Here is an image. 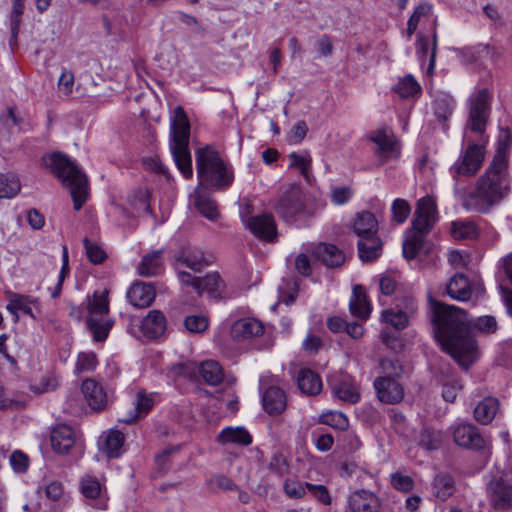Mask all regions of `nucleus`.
<instances>
[{
    "instance_id": "nucleus-44",
    "label": "nucleus",
    "mask_w": 512,
    "mask_h": 512,
    "mask_svg": "<svg viewBox=\"0 0 512 512\" xmlns=\"http://www.w3.org/2000/svg\"><path fill=\"white\" fill-rule=\"evenodd\" d=\"M89 311L88 316L104 317L109 312V300L108 291H104L101 294L94 293L92 298H88Z\"/></svg>"
},
{
    "instance_id": "nucleus-60",
    "label": "nucleus",
    "mask_w": 512,
    "mask_h": 512,
    "mask_svg": "<svg viewBox=\"0 0 512 512\" xmlns=\"http://www.w3.org/2000/svg\"><path fill=\"white\" fill-rule=\"evenodd\" d=\"M305 483L302 484L295 480H286L284 483V491L291 498H301L305 495Z\"/></svg>"
},
{
    "instance_id": "nucleus-41",
    "label": "nucleus",
    "mask_w": 512,
    "mask_h": 512,
    "mask_svg": "<svg viewBox=\"0 0 512 512\" xmlns=\"http://www.w3.org/2000/svg\"><path fill=\"white\" fill-rule=\"evenodd\" d=\"M86 323L93 335V339L97 342L104 341L113 326V321L106 317L88 316Z\"/></svg>"
},
{
    "instance_id": "nucleus-21",
    "label": "nucleus",
    "mask_w": 512,
    "mask_h": 512,
    "mask_svg": "<svg viewBox=\"0 0 512 512\" xmlns=\"http://www.w3.org/2000/svg\"><path fill=\"white\" fill-rule=\"evenodd\" d=\"M210 260L207 259L204 253L198 248H186L183 249L176 258L175 268L179 274L181 265H185L187 268L194 272H200L204 267L210 264Z\"/></svg>"
},
{
    "instance_id": "nucleus-3",
    "label": "nucleus",
    "mask_w": 512,
    "mask_h": 512,
    "mask_svg": "<svg viewBox=\"0 0 512 512\" xmlns=\"http://www.w3.org/2000/svg\"><path fill=\"white\" fill-rule=\"evenodd\" d=\"M42 162L69 189L74 209L80 210L88 197L86 174L70 158L60 152L43 156Z\"/></svg>"
},
{
    "instance_id": "nucleus-26",
    "label": "nucleus",
    "mask_w": 512,
    "mask_h": 512,
    "mask_svg": "<svg viewBox=\"0 0 512 512\" xmlns=\"http://www.w3.org/2000/svg\"><path fill=\"white\" fill-rule=\"evenodd\" d=\"M264 410L269 414H280L286 408V395L282 389L270 386L262 395Z\"/></svg>"
},
{
    "instance_id": "nucleus-9",
    "label": "nucleus",
    "mask_w": 512,
    "mask_h": 512,
    "mask_svg": "<svg viewBox=\"0 0 512 512\" xmlns=\"http://www.w3.org/2000/svg\"><path fill=\"white\" fill-rule=\"evenodd\" d=\"M437 205L431 196H425L417 201L412 226L420 232H430L437 222Z\"/></svg>"
},
{
    "instance_id": "nucleus-4",
    "label": "nucleus",
    "mask_w": 512,
    "mask_h": 512,
    "mask_svg": "<svg viewBox=\"0 0 512 512\" xmlns=\"http://www.w3.org/2000/svg\"><path fill=\"white\" fill-rule=\"evenodd\" d=\"M199 183L209 185L215 190H226L234 181L232 167L220 156L219 152L207 145L195 152Z\"/></svg>"
},
{
    "instance_id": "nucleus-1",
    "label": "nucleus",
    "mask_w": 512,
    "mask_h": 512,
    "mask_svg": "<svg viewBox=\"0 0 512 512\" xmlns=\"http://www.w3.org/2000/svg\"><path fill=\"white\" fill-rule=\"evenodd\" d=\"M432 323L436 340L444 352L448 353L464 370L479 358L480 352L473 335L477 329L493 333L497 322L493 316L479 317L474 323L467 313L456 306L447 305L429 296Z\"/></svg>"
},
{
    "instance_id": "nucleus-20",
    "label": "nucleus",
    "mask_w": 512,
    "mask_h": 512,
    "mask_svg": "<svg viewBox=\"0 0 512 512\" xmlns=\"http://www.w3.org/2000/svg\"><path fill=\"white\" fill-rule=\"evenodd\" d=\"M264 333L262 322L254 318H244L236 321L231 327V336L236 341L259 337Z\"/></svg>"
},
{
    "instance_id": "nucleus-64",
    "label": "nucleus",
    "mask_w": 512,
    "mask_h": 512,
    "mask_svg": "<svg viewBox=\"0 0 512 512\" xmlns=\"http://www.w3.org/2000/svg\"><path fill=\"white\" fill-rule=\"evenodd\" d=\"M287 468L286 459L282 454H275L269 462V469L279 475H284Z\"/></svg>"
},
{
    "instance_id": "nucleus-54",
    "label": "nucleus",
    "mask_w": 512,
    "mask_h": 512,
    "mask_svg": "<svg viewBox=\"0 0 512 512\" xmlns=\"http://www.w3.org/2000/svg\"><path fill=\"white\" fill-rule=\"evenodd\" d=\"M184 325L192 333H202L208 328L209 321L203 315H190L185 318Z\"/></svg>"
},
{
    "instance_id": "nucleus-40",
    "label": "nucleus",
    "mask_w": 512,
    "mask_h": 512,
    "mask_svg": "<svg viewBox=\"0 0 512 512\" xmlns=\"http://www.w3.org/2000/svg\"><path fill=\"white\" fill-rule=\"evenodd\" d=\"M199 373L203 380L211 386L220 384L224 378L223 369L214 360H207L200 364Z\"/></svg>"
},
{
    "instance_id": "nucleus-13",
    "label": "nucleus",
    "mask_w": 512,
    "mask_h": 512,
    "mask_svg": "<svg viewBox=\"0 0 512 512\" xmlns=\"http://www.w3.org/2000/svg\"><path fill=\"white\" fill-rule=\"evenodd\" d=\"M179 280L185 284L192 286L198 293L209 292L216 293L220 292L224 286L218 273H209L204 277H193L190 273L179 270Z\"/></svg>"
},
{
    "instance_id": "nucleus-19",
    "label": "nucleus",
    "mask_w": 512,
    "mask_h": 512,
    "mask_svg": "<svg viewBox=\"0 0 512 512\" xmlns=\"http://www.w3.org/2000/svg\"><path fill=\"white\" fill-rule=\"evenodd\" d=\"M247 225L251 232L260 239L272 241L276 237V224L270 214H262L249 218Z\"/></svg>"
},
{
    "instance_id": "nucleus-25",
    "label": "nucleus",
    "mask_w": 512,
    "mask_h": 512,
    "mask_svg": "<svg viewBox=\"0 0 512 512\" xmlns=\"http://www.w3.org/2000/svg\"><path fill=\"white\" fill-rule=\"evenodd\" d=\"M313 254L315 258L323 262L327 267H339L345 261L343 252L335 245L320 243L314 250Z\"/></svg>"
},
{
    "instance_id": "nucleus-61",
    "label": "nucleus",
    "mask_w": 512,
    "mask_h": 512,
    "mask_svg": "<svg viewBox=\"0 0 512 512\" xmlns=\"http://www.w3.org/2000/svg\"><path fill=\"white\" fill-rule=\"evenodd\" d=\"M353 195L350 187H336L332 190V201L337 205L346 203Z\"/></svg>"
},
{
    "instance_id": "nucleus-15",
    "label": "nucleus",
    "mask_w": 512,
    "mask_h": 512,
    "mask_svg": "<svg viewBox=\"0 0 512 512\" xmlns=\"http://www.w3.org/2000/svg\"><path fill=\"white\" fill-rule=\"evenodd\" d=\"M81 390L89 407L94 411H103L107 408L109 398L105 388L92 378L82 382Z\"/></svg>"
},
{
    "instance_id": "nucleus-53",
    "label": "nucleus",
    "mask_w": 512,
    "mask_h": 512,
    "mask_svg": "<svg viewBox=\"0 0 512 512\" xmlns=\"http://www.w3.org/2000/svg\"><path fill=\"white\" fill-rule=\"evenodd\" d=\"M431 10H432V6L427 3L420 4L415 9V11L410 16L408 23H407L408 36H411L416 31L420 18L422 16L430 15Z\"/></svg>"
},
{
    "instance_id": "nucleus-10",
    "label": "nucleus",
    "mask_w": 512,
    "mask_h": 512,
    "mask_svg": "<svg viewBox=\"0 0 512 512\" xmlns=\"http://www.w3.org/2000/svg\"><path fill=\"white\" fill-rule=\"evenodd\" d=\"M369 138L376 145L375 154L381 164L399 156V147L391 130L387 128L376 130Z\"/></svg>"
},
{
    "instance_id": "nucleus-18",
    "label": "nucleus",
    "mask_w": 512,
    "mask_h": 512,
    "mask_svg": "<svg viewBox=\"0 0 512 512\" xmlns=\"http://www.w3.org/2000/svg\"><path fill=\"white\" fill-rule=\"evenodd\" d=\"M348 507L351 512H378L380 501L374 493L358 490L349 496Z\"/></svg>"
},
{
    "instance_id": "nucleus-51",
    "label": "nucleus",
    "mask_w": 512,
    "mask_h": 512,
    "mask_svg": "<svg viewBox=\"0 0 512 512\" xmlns=\"http://www.w3.org/2000/svg\"><path fill=\"white\" fill-rule=\"evenodd\" d=\"M454 108V100L450 96L439 97L434 102L435 115L446 120L452 113Z\"/></svg>"
},
{
    "instance_id": "nucleus-47",
    "label": "nucleus",
    "mask_w": 512,
    "mask_h": 512,
    "mask_svg": "<svg viewBox=\"0 0 512 512\" xmlns=\"http://www.w3.org/2000/svg\"><path fill=\"white\" fill-rule=\"evenodd\" d=\"M451 233L455 239H472L477 236V227L473 222H453Z\"/></svg>"
},
{
    "instance_id": "nucleus-52",
    "label": "nucleus",
    "mask_w": 512,
    "mask_h": 512,
    "mask_svg": "<svg viewBox=\"0 0 512 512\" xmlns=\"http://www.w3.org/2000/svg\"><path fill=\"white\" fill-rule=\"evenodd\" d=\"M391 210L393 220L398 224H402L407 220L411 212V206L406 200L399 198L394 200Z\"/></svg>"
},
{
    "instance_id": "nucleus-11",
    "label": "nucleus",
    "mask_w": 512,
    "mask_h": 512,
    "mask_svg": "<svg viewBox=\"0 0 512 512\" xmlns=\"http://www.w3.org/2000/svg\"><path fill=\"white\" fill-rule=\"evenodd\" d=\"M454 442L465 449L480 451L486 448L488 440L471 423H460L453 429Z\"/></svg>"
},
{
    "instance_id": "nucleus-38",
    "label": "nucleus",
    "mask_w": 512,
    "mask_h": 512,
    "mask_svg": "<svg viewBox=\"0 0 512 512\" xmlns=\"http://www.w3.org/2000/svg\"><path fill=\"white\" fill-rule=\"evenodd\" d=\"M163 267L162 251L157 250L145 255L138 267L141 276L150 277L159 274Z\"/></svg>"
},
{
    "instance_id": "nucleus-46",
    "label": "nucleus",
    "mask_w": 512,
    "mask_h": 512,
    "mask_svg": "<svg viewBox=\"0 0 512 512\" xmlns=\"http://www.w3.org/2000/svg\"><path fill=\"white\" fill-rule=\"evenodd\" d=\"M97 364L98 360L94 352H81L77 356L75 372L77 374L92 372L96 369Z\"/></svg>"
},
{
    "instance_id": "nucleus-35",
    "label": "nucleus",
    "mask_w": 512,
    "mask_h": 512,
    "mask_svg": "<svg viewBox=\"0 0 512 512\" xmlns=\"http://www.w3.org/2000/svg\"><path fill=\"white\" fill-rule=\"evenodd\" d=\"M38 300L36 298H32L30 296L22 295L14 293L11 296L9 303L6 306V309L15 316V321L18 320L17 311H22L24 314L29 315L33 319L36 318L34 315L31 305H38Z\"/></svg>"
},
{
    "instance_id": "nucleus-23",
    "label": "nucleus",
    "mask_w": 512,
    "mask_h": 512,
    "mask_svg": "<svg viewBox=\"0 0 512 512\" xmlns=\"http://www.w3.org/2000/svg\"><path fill=\"white\" fill-rule=\"evenodd\" d=\"M153 405L154 399L152 394L139 391L135 395L133 410L127 416L120 418L119 421L124 424H132L138 419L145 417Z\"/></svg>"
},
{
    "instance_id": "nucleus-24",
    "label": "nucleus",
    "mask_w": 512,
    "mask_h": 512,
    "mask_svg": "<svg viewBox=\"0 0 512 512\" xmlns=\"http://www.w3.org/2000/svg\"><path fill=\"white\" fill-rule=\"evenodd\" d=\"M155 295L154 287L146 283H135L127 292L129 302L137 308H145L151 305Z\"/></svg>"
},
{
    "instance_id": "nucleus-28",
    "label": "nucleus",
    "mask_w": 512,
    "mask_h": 512,
    "mask_svg": "<svg viewBox=\"0 0 512 512\" xmlns=\"http://www.w3.org/2000/svg\"><path fill=\"white\" fill-rule=\"evenodd\" d=\"M141 329L148 338H156L161 336L166 329V319L164 314L159 310H152L141 321Z\"/></svg>"
},
{
    "instance_id": "nucleus-32",
    "label": "nucleus",
    "mask_w": 512,
    "mask_h": 512,
    "mask_svg": "<svg viewBox=\"0 0 512 512\" xmlns=\"http://www.w3.org/2000/svg\"><path fill=\"white\" fill-rule=\"evenodd\" d=\"M446 291L454 300L467 301L471 296L468 278L464 274L454 275L447 284Z\"/></svg>"
},
{
    "instance_id": "nucleus-12",
    "label": "nucleus",
    "mask_w": 512,
    "mask_h": 512,
    "mask_svg": "<svg viewBox=\"0 0 512 512\" xmlns=\"http://www.w3.org/2000/svg\"><path fill=\"white\" fill-rule=\"evenodd\" d=\"M490 504L497 510H508L512 507V484L502 477L493 478L487 486Z\"/></svg>"
},
{
    "instance_id": "nucleus-8",
    "label": "nucleus",
    "mask_w": 512,
    "mask_h": 512,
    "mask_svg": "<svg viewBox=\"0 0 512 512\" xmlns=\"http://www.w3.org/2000/svg\"><path fill=\"white\" fill-rule=\"evenodd\" d=\"M275 210L288 223H293L298 217L313 215L307 207L305 194L298 186H291L279 198Z\"/></svg>"
},
{
    "instance_id": "nucleus-34",
    "label": "nucleus",
    "mask_w": 512,
    "mask_h": 512,
    "mask_svg": "<svg viewBox=\"0 0 512 512\" xmlns=\"http://www.w3.org/2000/svg\"><path fill=\"white\" fill-rule=\"evenodd\" d=\"M499 402L494 397H486L474 408V419L482 424H489L496 416Z\"/></svg>"
},
{
    "instance_id": "nucleus-43",
    "label": "nucleus",
    "mask_w": 512,
    "mask_h": 512,
    "mask_svg": "<svg viewBox=\"0 0 512 512\" xmlns=\"http://www.w3.org/2000/svg\"><path fill=\"white\" fill-rule=\"evenodd\" d=\"M20 190V180L15 174H0V199L13 198L20 192Z\"/></svg>"
},
{
    "instance_id": "nucleus-17",
    "label": "nucleus",
    "mask_w": 512,
    "mask_h": 512,
    "mask_svg": "<svg viewBox=\"0 0 512 512\" xmlns=\"http://www.w3.org/2000/svg\"><path fill=\"white\" fill-rule=\"evenodd\" d=\"M191 198L193 199L194 207L199 211L200 214L210 220H214L218 217L219 213L217 204L211 198V194L207 187L202 183H198Z\"/></svg>"
},
{
    "instance_id": "nucleus-42",
    "label": "nucleus",
    "mask_w": 512,
    "mask_h": 512,
    "mask_svg": "<svg viewBox=\"0 0 512 512\" xmlns=\"http://www.w3.org/2000/svg\"><path fill=\"white\" fill-rule=\"evenodd\" d=\"M417 442L425 450H437L442 444V434L430 427H423L418 435Z\"/></svg>"
},
{
    "instance_id": "nucleus-50",
    "label": "nucleus",
    "mask_w": 512,
    "mask_h": 512,
    "mask_svg": "<svg viewBox=\"0 0 512 512\" xmlns=\"http://www.w3.org/2000/svg\"><path fill=\"white\" fill-rule=\"evenodd\" d=\"M290 159V167L297 168L300 173L307 178L309 174V170L311 168L312 159L308 152L305 153H296L293 152L289 155Z\"/></svg>"
},
{
    "instance_id": "nucleus-36",
    "label": "nucleus",
    "mask_w": 512,
    "mask_h": 512,
    "mask_svg": "<svg viewBox=\"0 0 512 512\" xmlns=\"http://www.w3.org/2000/svg\"><path fill=\"white\" fill-rule=\"evenodd\" d=\"M353 231L358 237L377 234L378 222L375 216L367 211L358 213L353 222Z\"/></svg>"
},
{
    "instance_id": "nucleus-45",
    "label": "nucleus",
    "mask_w": 512,
    "mask_h": 512,
    "mask_svg": "<svg viewBox=\"0 0 512 512\" xmlns=\"http://www.w3.org/2000/svg\"><path fill=\"white\" fill-rule=\"evenodd\" d=\"M393 90L401 98H409L421 94V86L410 74L401 78L399 82L394 86Z\"/></svg>"
},
{
    "instance_id": "nucleus-62",
    "label": "nucleus",
    "mask_w": 512,
    "mask_h": 512,
    "mask_svg": "<svg viewBox=\"0 0 512 512\" xmlns=\"http://www.w3.org/2000/svg\"><path fill=\"white\" fill-rule=\"evenodd\" d=\"M307 131L308 128L304 121L301 120L296 122L289 134L290 141L296 144L300 143L305 138Z\"/></svg>"
},
{
    "instance_id": "nucleus-7",
    "label": "nucleus",
    "mask_w": 512,
    "mask_h": 512,
    "mask_svg": "<svg viewBox=\"0 0 512 512\" xmlns=\"http://www.w3.org/2000/svg\"><path fill=\"white\" fill-rule=\"evenodd\" d=\"M492 96L488 89H480L469 99V117L466 123L468 131L478 134L482 140L488 138L484 133L490 116Z\"/></svg>"
},
{
    "instance_id": "nucleus-2",
    "label": "nucleus",
    "mask_w": 512,
    "mask_h": 512,
    "mask_svg": "<svg viewBox=\"0 0 512 512\" xmlns=\"http://www.w3.org/2000/svg\"><path fill=\"white\" fill-rule=\"evenodd\" d=\"M509 190L507 162L503 161L499 155L493 158L485 173L477 180L473 190L466 193L456 188L455 194L467 211L487 213L508 195Z\"/></svg>"
},
{
    "instance_id": "nucleus-37",
    "label": "nucleus",
    "mask_w": 512,
    "mask_h": 512,
    "mask_svg": "<svg viewBox=\"0 0 512 512\" xmlns=\"http://www.w3.org/2000/svg\"><path fill=\"white\" fill-rule=\"evenodd\" d=\"M124 434L117 430L109 431L104 437L101 450L108 458H118L123 452Z\"/></svg>"
},
{
    "instance_id": "nucleus-63",
    "label": "nucleus",
    "mask_w": 512,
    "mask_h": 512,
    "mask_svg": "<svg viewBox=\"0 0 512 512\" xmlns=\"http://www.w3.org/2000/svg\"><path fill=\"white\" fill-rule=\"evenodd\" d=\"M10 463L15 471L23 472L28 467V457L20 451H14L10 456Z\"/></svg>"
},
{
    "instance_id": "nucleus-5",
    "label": "nucleus",
    "mask_w": 512,
    "mask_h": 512,
    "mask_svg": "<svg viewBox=\"0 0 512 512\" xmlns=\"http://www.w3.org/2000/svg\"><path fill=\"white\" fill-rule=\"evenodd\" d=\"M189 139L190 123L183 108L178 106L171 121L170 150L177 168L185 178L193 175Z\"/></svg>"
},
{
    "instance_id": "nucleus-22",
    "label": "nucleus",
    "mask_w": 512,
    "mask_h": 512,
    "mask_svg": "<svg viewBox=\"0 0 512 512\" xmlns=\"http://www.w3.org/2000/svg\"><path fill=\"white\" fill-rule=\"evenodd\" d=\"M75 443L73 429L65 424L56 426L51 433V445L55 452L66 454Z\"/></svg>"
},
{
    "instance_id": "nucleus-27",
    "label": "nucleus",
    "mask_w": 512,
    "mask_h": 512,
    "mask_svg": "<svg viewBox=\"0 0 512 512\" xmlns=\"http://www.w3.org/2000/svg\"><path fill=\"white\" fill-rule=\"evenodd\" d=\"M357 247L360 259L364 262H371L380 256L382 251V242L377 234H372L359 237Z\"/></svg>"
},
{
    "instance_id": "nucleus-56",
    "label": "nucleus",
    "mask_w": 512,
    "mask_h": 512,
    "mask_svg": "<svg viewBox=\"0 0 512 512\" xmlns=\"http://www.w3.org/2000/svg\"><path fill=\"white\" fill-rule=\"evenodd\" d=\"M83 243L86 255L93 264H100L105 260L106 253L98 244L91 242L88 238H85Z\"/></svg>"
},
{
    "instance_id": "nucleus-33",
    "label": "nucleus",
    "mask_w": 512,
    "mask_h": 512,
    "mask_svg": "<svg viewBox=\"0 0 512 512\" xmlns=\"http://www.w3.org/2000/svg\"><path fill=\"white\" fill-rule=\"evenodd\" d=\"M429 232H420L412 227L406 232V239L403 242V255L406 259H414L424 248V236Z\"/></svg>"
},
{
    "instance_id": "nucleus-49",
    "label": "nucleus",
    "mask_w": 512,
    "mask_h": 512,
    "mask_svg": "<svg viewBox=\"0 0 512 512\" xmlns=\"http://www.w3.org/2000/svg\"><path fill=\"white\" fill-rule=\"evenodd\" d=\"M320 422L338 430H346L349 426L348 418L341 412L331 411L320 416Z\"/></svg>"
},
{
    "instance_id": "nucleus-39",
    "label": "nucleus",
    "mask_w": 512,
    "mask_h": 512,
    "mask_svg": "<svg viewBox=\"0 0 512 512\" xmlns=\"http://www.w3.org/2000/svg\"><path fill=\"white\" fill-rule=\"evenodd\" d=\"M218 441L223 444L232 443L247 446L252 442V437L249 432L242 427H227L218 435Z\"/></svg>"
},
{
    "instance_id": "nucleus-30",
    "label": "nucleus",
    "mask_w": 512,
    "mask_h": 512,
    "mask_svg": "<svg viewBox=\"0 0 512 512\" xmlns=\"http://www.w3.org/2000/svg\"><path fill=\"white\" fill-rule=\"evenodd\" d=\"M297 384L302 393L315 396L322 390V380L320 376L309 368H303L297 375Z\"/></svg>"
},
{
    "instance_id": "nucleus-55",
    "label": "nucleus",
    "mask_w": 512,
    "mask_h": 512,
    "mask_svg": "<svg viewBox=\"0 0 512 512\" xmlns=\"http://www.w3.org/2000/svg\"><path fill=\"white\" fill-rule=\"evenodd\" d=\"M305 487L308 490V492L321 504H331V496L326 486L321 484H312L309 482H305Z\"/></svg>"
},
{
    "instance_id": "nucleus-31",
    "label": "nucleus",
    "mask_w": 512,
    "mask_h": 512,
    "mask_svg": "<svg viewBox=\"0 0 512 512\" xmlns=\"http://www.w3.org/2000/svg\"><path fill=\"white\" fill-rule=\"evenodd\" d=\"M456 491L454 478L446 472H440L435 475L432 482V492L440 500H446Z\"/></svg>"
},
{
    "instance_id": "nucleus-6",
    "label": "nucleus",
    "mask_w": 512,
    "mask_h": 512,
    "mask_svg": "<svg viewBox=\"0 0 512 512\" xmlns=\"http://www.w3.org/2000/svg\"><path fill=\"white\" fill-rule=\"evenodd\" d=\"M464 140L467 142V147L450 168V173L454 179H458L460 176H474L479 171L484 161V147L487 138H484V140L479 138L478 143H476L465 133Z\"/></svg>"
},
{
    "instance_id": "nucleus-58",
    "label": "nucleus",
    "mask_w": 512,
    "mask_h": 512,
    "mask_svg": "<svg viewBox=\"0 0 512 512\" xmlns=\"http://www.w3.org/2000/svg\"><path fill=\"white\" fill-rule=\"evenodd\" d=\"M391 484L395 489L403 492H409L414 487L413 479L401 473H394L391 476Z\"/></svg>"
},
{
    "instance_id": "nucleus-57",
    "label": "nucleus",
    "mask_w": 512,
    "mask_h": 512,
    "mask_svg": "<svg viewBox=\"0 0 512 512\" xmlns=\"http://www.w3.org/2000/svg\"><path fill=\"white\" fill-rule=\"evenodd\" d=\"M81 491L85 497L95 499L100 494V483L96 478L85 477L81 481Z\"/></svg>"
},
{
    "instance_id": "nucleus-48",
    "label": "nucleus",
    "mask_w": 512,
    "mask_h": 512,
    "mask_svg": "<svg viewBox=\"0 0 512 512\" xmlns=\"http://www.w3.org/2000/svg\"><path fill=\"white\" fill-rule=\"evenodd\" d=\"M382 320L389 323L397 330H403L409 324L408 317L405 312L394 311L392 309L384 310L382 312Z\"/></svg>"
},
{
    "instance_id": "nucleus-29",
    "label": "nucleus",
    "mask_w": 512,
    "mask_h": 512,
    "mask_svg": "<svg viewBox=\"0 0 512 512\" xmlns=\"http://www.w3.org/2000/svg\"><path fill=\"white\" fill-rule=\"evenodd\" d=\"M349 309L353 316L362 320H366L370 316L371 306L367 300L365 290L361 285H355L353 287Z\"/></svg>"
},
{
    "instance_id": "nucleus-14",
    "label": "nucleus",
    "mask_w": 512,
    "mask_h": 512,
    "mask_svg": "<svg viewBox=\"0 0 512 512\" xmlns=\"http://www.w3.org/2000/svg\"><path fill=\"white\" fill-rule=\"evenodd\" d=\"M378 399L386 404L399 403L404 397L402 385L391 376L378 377L374 381Z\"/></svg>"
},
{
    "instance_id": "nucleus-59",
    "label": "nucleus",
    "mask_w": 512,
    "mask_h": 512,
    "mask_svg": "<svg viewBox=\"0 0 512 512\" xmlns=\"http://www.w3.org/2000/svg\"><path fill=\"white\" fill-rule=\"evenodd\" d=\"M74 74L69 70H64L58 80V89L64 95H69L73 91Z\"/></svg>"
},
{
    "instance_id": "nucleus-16",
    "label": "nucleus",
    "mask_w": 512,
    "mask_h": 512,
    "mask_svg": "<svg viewBox=\"0 0 512 512\" xmlns=\"http://www.w3.org/2000/svg\"><path fill=\"white\" fill-rule=\"evenodd\" d=\"M332 392L340 400L355 404L360 399L359 387L349 375H341L330 383Z\"/></svg>"
}]
</instances>
